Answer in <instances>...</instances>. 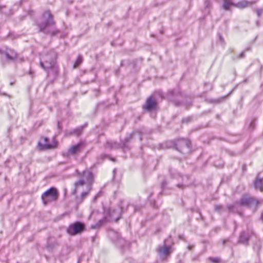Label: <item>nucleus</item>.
I'll return each mask as SVG.
<instances>
[{
    "label": "nucleus",
    "instance_id": "obj_1",
    "mask_svg": "<svg viewBox=\"0 0 263 263\" xmlns=\"http://www.w3.org/2000/svg\"><path fill=\"white\" fill-rule=\"evenodd\" d=\"M58 54L53 50H50L42 55L40 66L47 71V77L52 80L55 79L59 74V67L57 64Z\"/></svg>",
    "mask_w": 263,
    "mask_h": 263
},
{
    "label": "nucleus",
    "instance_id": "obj_2",
    "mask_svg": "<svg viewBox=\"0 0 263 263\" xmlns=\"http://www.w3.org/2000/svg\"><path fill=\"white\" fill-rule=\"evenodd\" d=\"M43 21L37 24L40 32L45 34H51L55 35L58 30L55 27V22L53 21V16L49 10H47L43 14Z\"/></svg>",
    "mask_w": 263,
    "mask_h": 263
},
{
    "label": "nucleus",
    "instance_id": "obj_3",
    "mask_svg": "<svg viewBox=\"0 0 263 263\" xmlns=\"http://www.w3.org/2000/svg\"><path fill=\"white\" fill-rule=\"evenodd\" d=\"M93 174L88 170L84 171L82 174L81 178L74 183V189L73 194H76L80 186H83L87 184L88 187V191H90L91 189V184L93 182Z\"/></svg>",
    "mask_w": 263,
    "mask_h": 263
},
{
    "label": "nucleus",
    "instance_id": "obj_4",
    "mask_svg": "<svg viewBox=\"0 0 263 263\" xmlns=\"http://www.w3.org/2000/svg\"><path fill=\"white\" fill-rule=\"evenodd\" d=\"M85 224L81 221H76L70 224L67 229V232L70 235H76L85 231Z\"/></svg>",
    "mask_w": 263,
    "mask_h": 263
},
{
    "label": "nucleus",
    "instance_id": "obj_5",
    "mask_svg": "<svg viewBox=\"0 0 263 263\" xmlns=\"http://www.w3.org/2000/svg\"><path fill=\"white\" fill-rule=\"evenodd\" d=\"M58 193L54 187H51L45 191L42 195V199L45 205L51 201H55L58 199Z\"/></svg>",
    "mask_w": 263,
    "mask_h": 263
},
{
    "label": "nucleus",
    "instance_id": "obj_6",
    "mask_svg": "<svg viewBox=\"0 0 263 263\" xmlns=\"http://www.w3.org/2000/svg\"><path fill=\"white\" fill-rule=\"evenodd\" d=\"M132 135L126 137L124 140L122 141L121 143H118L117 142L112 141H108L106 142L105 147L109 149H119L121 147H126L127 143L129 142L132 139Z\"/></svg>",
    "mask_w": 263,
    "mask_h": 263
},
{
    "label": "nucleus",
    "instance_id": "obj_7",
    "mask_svg": "<svg viewBox=\"0 0 263 263\" xmlns=\"http://www.w3.org/2000/svg\"><path fill=\"white\" fill-rule=\"evenodd\" d=\"M163 246H159L157 248V252L160 257L162 260H165L173 252L172 248L170 246H166L165 241H164Z\"/></svg>",
    "mask_w": 263,
    "mask_h": 263
},
{
    "label": "nucleus",
    "instance_id": "obj_8",
    "mask_svg": "<svg viewBox=\"0 0 263 263\" xmlns=\"http://www.w3.org/2000/svg\"><path fill=\"white\" fill-rule=\"evenodd\" d=\"M191 145L190 141L186 139H179L175 143V148L181 153H183V150L185 148L190 149Z\"/></svg>",
    "mask_w": 263,
    "mask_h": 263
},
{
    "label": "nucleus",
    "instance_id": "obj_9",
    "mask_svg": "<svg viewBox=\"0 0 263 263\" xmlns=\"http://www.w3.org/2000/svg\"><path fill=\"white\" fill-rule=\"evenodd\" d=\"M49 139L45 137L43 139V142H39V145L42 149H52L55 148L58 146V142L55 141V138H53L52 143H49Z\"/></svg>",
    "mask_w": 263,
    "mask_h": 263
},
{
    "label": "nucleus",
    "instance_id": "obj_10",
    "mask_svg": "<svg viewBox=\"0 0 263 263\" xmlns=\"http://www.w3.org/2000/svg\"><path fill=\"white\" fill-rule=\"evenodd\" d=\"M157 105V102L156 99L153 97H149L143 106V109L147 111H151L156 108Z\"/></svg>",
    "mask_w": 263,
    "mask_h": 263
},
{
    "label": "nucleus",
    "instance_id": "obj_11",
    "mask_svg": "<svg viewBox=\"0 0 263 263\" xmlns=\"http://www.w3.org/2000/svg\"><path fill=\"white\" fill-rule=\"evenodd\" d=\"M86 144L83 141H81L76 145L71 146L68 151V153L70 155H74L80 153L85 147Z\"/></svg>",
    "mask_w": 263,
    "mask_h": 263
},
{
    "label": "nucleus",
    "instance_id": "obj_12",
    "mask_svg": "<svg viewBox=\"0 0 263 263\" xmlns=\"http://www.w3.org/2000/svg\"><path fill=\"white\" fill-rule=\"evenodd\" d=\"M242 204L252 207L256 206L258 204V201L256 199L248 196H244L241 199Z\"/></svg>",
    "mask_w": 263,
    "mask_h": 263
},
{
    "label": "nucleus",
    "instance_id": "obj_13",
    "mask_svg": "<svg viewBox=\"0 0 263 263\" xmlns=\"http://www.w3.org/2000/svg\"><path fill=\"white\" fill-rule=\"evenodd\" d=\"M3 53L8 60L11 61H14L17 57V53L14 50L11 49H7L3 52Z\"/></svg>",
    "mask_w": 263,
    "mask_h": 263
},
{
    "label": "nucleus",
    "instance_id": "obj_14",
    "mask_svg": "<svg viewBox=\"0 0 263 263\" xmlns=\"http://www.w3.org/2000/svg\"><path fill=\"white\" fill-rule=\"evenodd\" d=\"M249 239V235L247 234L245 231H242L241 232L239 236V242L245 245H247L248 244Z\"/></svg>",
    "mask_w": 263,
    "mask_h": 263
},
{
    "label": "nucleus",
    "instance_id": "obj_15",
    "mask_svg": "<svg viewBox=\"0 0 263 263\" xmlns=\"http://www.w3.org/2000/svg\"><path fill=\"white\" fill-rule=\"evenodd\" d=\"M220 0H217L218 2H219V3H220ZM221 1H222V8L226 11L229 10L231 6H235V4H234L232 2V0H221Z\"/></svg>",
    "mask_w": 263,
    "mask_h": 263
},
{
    "label": "nucleus",
    "instance_id": "obj_16",
    "mask_svg": "<svg viewBox=\"0 0 263 263\" xmlns=\"http://www.w3.org/2000/svg\"><path fill=\"white\" fill-rule=\"evenodd\" d=\"M255 3V1L248 2L247 1H243L235 4V6L238 8H243L248 6H250L254 4Z\"/></svg>",
    "mask_w": 263,
    "mask_h": 263
},
{
    "label": "nucleus",
    "instance_id": "obj_17",
    "mask_svg": "<svg viewBox=\"0 0 263 263\" xmlns=\"http://www.w3.org/2000/svg\"><path fill=\"white\" fill-rule=\"evenodd\" d=\"M116 213H118L116 210L111 209H109L108 212L110 218L111 219L114 220H115V221L117 222L120 219L121 217L120 215L116 216L115 215Z\"/></svg>",
    "mask_w": 263,
    "mask_h": 263
},
{
    "label": "nucleus",
    "instance_id": "obj_18",
    "mask_svg": "<svg viewBox=\"0 0 263 263\" xmlns=\"http://www.w3.org/2000/svg\"><path fill=\"white\" fill-rule=\"evenodd\" d=\"M90 191H88V189L87 191L83 192L82 193L80 197H76V202L77 204H81L85 199V198L88 195Z\"/></svg>",
    "mask_w": 263,
    "mask_h": 263
},
{
    "label": "nucleus",
    "instance_id": "obj_19",
    "mask_svg": "<svg viewBox=\"0 0 263 263\" xmlns=\"http://www.w3.org/2000/svg\"><path fill=\"white\" fill-rule=\"evenodd\" d=\"M106 218L104 217V218L99 220L96 224L91 225L90 228L91 229L100 228L104 223L106 222Z\"/></svg>",
    "mask_w": 263,
    "mask_h": 263
},
{
    "label": "nucleus",
    "instance_id": "obj_20",
    "mask_svg": "<svg viewBox=\"0 0 263 263\" xmlns=\"http://www.w3.org/2000/svg\"><path fill=\"white\" fill-rule=\"evenodd\" d=\"M108 236L112 241H116L119 238V234L114 231H109L108 232Z\"/></svg>",
    "mask_w": 263,
    "mask_h": 263
},
{
    "label": "nucleus",
    "instance_id": "obj_21",
    "mask_svg": "<svg viewBox=\"0 0 263 263\" xmlns=\"http://www.w3.org/2000/svg\"><path fill=\"white\" fill-rule=\"evenodd\" d=\"M86 126H87V124H85L84 125L81 126L80 127H77V128H76L74 129H73L72 132L74 133V135H76L77 136L80 135L83 132V128L84 127H85Z\"/></svg>",
    "mask_w": 263,
    "mask_h": 263
},
{
    "label": "nucleus",
    "instance_id": "obj_22",
    "mask_svg": "<svg viewBox=\"0 0 263 263\" xmlns=\"http://www.w3.org/2000/svg\"><path fill=\"white\" fill-rule=\"evenodd\" d=\"M215 211L221 214L223 212L226 211L225 207L221 205H216L214 206Z\"/></svg>",
    "mask_w": 263,
    "mask_h": 263
},
{
    "label": "nucleus",
    "instance_id": "obj_23",
    "mask_svg": "<svg viewBox=\"0 0 263 263\" xmlns=\"http://www.w3.org/2000/svg\"><path fill=\"white\" fill-rule=\"evenodd\" d=\"M83 58L81 55H79L77 59L76 60L75 63L73 64V68H76L79 66L83 62Z\"/></svg>",
    "mask_w": 263,
    "mask_h": 263
},
{
    "label": "nucleus",
    "instance_id": "obj_24",
    "mask_svg": "<svg viewBox=\"0 0 263 263\" xmlns=\"http://www.w3.org/2000/svg\"><path fill=\"white\" fill-rule=\"evenodd\" d=\"M169 172L171 177L173 178H176L177 176H179V175L176 172V171L175 170L170 168Z\"/></svg>",
    "mask_w": 263,
    "mask_h": 263
},
{
    "label": "nucleus",
    "instance_id": "obj_25",
    "mask_svg": "<svg viewBox=\"0 0 263 263\" xmlns=\"http://www.w3.org/2000/svg\"><path fill=\"white\" fill-rule=\"evenodd\" d=\"M245 56V51H242L240 54L239 55H235L232 57V59L233 60H235L239 59H241L244 58Z\"/></svg>",
    "mask_w": 263,
    "mask_h": 263
},
{
    "label": "nucleus",
    "instance_id": "obj_26",
    "mask_svg": "<svg viewBox=\"0 0 263 263\" xmlns=\"http://www.w3.org/2000/svg\"><path fill=\"white\" fill-rule=\"evenodd\" d=\"M209 260L213 263H220L221 259L219 257H209Z\"/></svg>",
    "mask_w": 263,
    "mask_h": 263
},
{
    "label": "nucleus",
    "instance_id": "obj_27",
    "mask_svg": "<svg viewBox=\"0 0 263 263\" xmlns=\"http://www.w3.org/2000/svg\"><path fill=\"white\" fill-rule=\"evenodd\" d=\"M72 135H74V133L72 132V130H66L65 131V136L66 137H69V136H70Z\"/></svg>",
    "mask_w": 263,
    "mask_h": 263
},
{
    "label": "nucleus",
    "instance_id": "obj_28",
    "mask_svg": "<svg viewBox=\"0 0 263 263\" xmlns=\"http://www.w3.org/2000/svg\"><path fill=\"white\" fill-rule=\"evenodd\" d=\"M192 120V117H188L182 119V122L188 123Z\"/></svg>",
    "mask_w": 263,
    "mask_h": 263
},
{
    "label": "nucleus",
    "instance_id": "obj_29",
    "mask_svg": "<svg viewBox=\"0 0 263 263\" xmlns=\"http://www.w3.org/2000/svg\"><path fill=\"white\" fill-rule=\"evenodd\" d=\"M233 208H234V205L232 204L228 205L227 206L225 207L226 211L228 210L229 212L233 211Z\"/></svg>",
    "mask_w": 263,
    "mask_h": 263
},
{
    "label": "nucleus",
    "instance_id": "obj_30",
    "mask_svg": "<svg viewBox=\"0 0 263 263\" xmlns=\"http://www.w3.org/2000/svg\"><path fill=\"white\" fill-rule=\"evenodd\" d=\"M256 14L258 17H260L263 13V9H258L256 10Z\"/></svg>",
    "mask_w": 263,
    "mask_h": 263
},
{
    "label": "nucleus",
    "instance_id": "obj_31",
    "mask_svg": "<svg viewBox=\"0 0 263 263\" xmlns=\"http://www.w3.org/2000/svg\"><path fill=\"white\" fill-rule=\"evenodd\" d=\"M226 97H227V96L220 97V98L215 100L214 102H216V103L221 102L223 101V100H224V99L226 98Z\"/></svg>",
    "mask_w": 263,
    "mask_h": 263
},
{
    "label": "nucleus",
    "instance_id": "obj_32",
    "mask_svg": "<svg viewBox=\"0 0 263 263\" xmlns=\"http://www.w3.org/2000/svg\"><path fill=\"white\" fill-rule=\"evenodd\" d=\"M57 127H58V128L59 129L58 134H60L62 132V125L60 124L59 122H58Z\"/></svg>",
    "mask_w": 263,
    "mask_h": 263
},
{
    "label": "nucleus",
    "instance_id": "obj_33",
    "mask_svg": "<svg viewBox=\"0 0 263 263\" xmlns=\"http://www.w3.org/2000/svg\"><path fill=\"white\" fill-rule=\"evenodd\" d=\"M166 185V182L164 180L161 183V187L164 188Z\"/></svg>",
    "mask_w": 263,
    "mask_h": 263
},
{
    "label": "nucleus",
    "instance_id": "obj_34",
    "mask_svg": "<svg viewBox=\"0 0 263 263\" xmlns=\"http://www.w3.org/2000/svg\"><path fill=\"white\" fill-rule=\"evenodd\" d=\"M122 203H123V202L121 201V204H120V206H121L120 207V211H121V212L123 213L124 212V209H123V208L122 206Z\"/></svg>",
    "mask_w": 263,
    "mask_h": 263
},
{
    "label": "nucleus",
    "instance_id": "obj_35",
    "mask_svg": "<svg viewBox=\"0 0 263 263\" xmlns=\"http://www.w3.org/2000/svg\"><path fill=\"white\" fill-rule=\"evenodd\" d=\"M254 125H255V120H253L250 123V127H252L253 128Z\"/></svg>",
    "mask_w": 263,
    "mask_h": 263
},
{
    "label": "nucleus",
    "instance_id": "obj_36",
    "mask_svg": "<svg viewBox=\"0 0 263 263\" xmlns=\"http://www.w3.org/2000/svg\"><path fill=\"white\" fill-rule=\"evenodd\" d=\"M194 247L193 246H189L187 248L189 250H192V248Z\"/></svg>",
    "mask_w": 263,
    "mask_h": 263
},
{
    "label": "nucleus",
    "instance_id": "obj_37",
    "mask_svg": "<svg viewBox=\"0 0 263 263\" xmlns=\"http://www.w3.org/2000/svg\"><path fill=\"white\" fill-rule=\"evenodd\" d=\"M98 194H97V195H96V196L94 197V198H93V200H94V201H95V200H96L97 199V198H98Z\"/></svg>",
    "mask_w": 263,
    "mask_h": 263
},
{
    "label": "nucleus",
    "instance_id": "obj_38",
    "mask_svg": "<svg viewBox=\"0 0 263 263\" xmlns=\"http://www.w3.org/2000/svg\"><path fill=\"white\" fill-rule=\"evenodd\" d=\"M219 39L221 41V42H223V39L222 36H219Z\"/></svg>",
    "mask_w": 263,
    "mask_h": 263
},
{
    "label": "nucleus",
    "instance_id": "obj_39",
    "mask_svg": "<svg viewBox=\"0 0 263 263\" xmlns=\"http://www.w3.org/2000/svg\"><path fill=\"white\" fill-rule=\"evenodd\" d=\"M106 157V156L105 155H102L101 156V157L102 159H103L105 157Z\"/></svg>",
    "mask_w": 263,
    "mask_h": 263
},
{
    "label": "nucleus",
    "instance_id": "obj_40",
    "mask_svg": "<svg viewBox=\"0 0 263 263\" xmlns=\"http://www.w3.org/2000/svg\"><path fill=\"white\" fill-rule=\"evenodd\" d=\"M261 219L263 221V211H262V213L261 214Z\"/></svg>",
    "mask_w": 263,
    "mask_h": 263
},
{
    "label": "nucleus",
    "instance_id": "obj_41",
    "mask_svg": "<svg viewBox=\"0 0 263 263\" xmlns=\"http://www.w3.org/2000/svg\"><path fill=\"white\" fill-rule=\"evenodd\" d=\"M177 186H178V187L181 188L182 186V185H181V184H178Z\"/></svg>",
    "mask_w": 263,
    "mask_h": 263
},
{
    "label": "nucleus",
    "instance_id": "obj_42",
    "mask_svg": "<svg viewBox=\"0 0 263 263\" xmlns=\"http://www.w3.org/2000/svg\"><path fill=\"white\" fill-rule=\"evenodd\" d=\"M153 206L154 208H156V206H155V203H154V204H153Z\"/></svg>",
    "mask_w": 263,
    "mask_h": 263
},
{
    "label": "nucleus",
    "instance_id": "obj_43",
    "mask_svg": "<svg viewBox=\"0 0 263 263\" xmlns=\"http://www.w3.org/2000/svg\"><path fill=\"white\" fill-rule=\"evenodd\" d=\"M10 85H13V82H11V83H10Z\"/></svg>",
    "mask_w": 263,
    "mask_h": 263
},
{
    "label": "nucleus",
    "instance_id": "obj_44",
    "mask_svg": "<svg viewBox=\"0 0 263 263\" xmlns=\"http://www.w3.org/2000/svg\"><path fill=\"white\" fill-rule=\"evenodd\" d=\"M115 172H116V169H114V170H113V173H114V174H115Z\"/></svg>",
    "mask_w": 263,
    "mask_h": 263
},
{
    "label": "nucleus",
    "instance_id": "obj_45",
    "mask_svg": "<svg viewBox=\"0 0 263 263\" xmlns=\"http://www.w3.org/2000/svg\"><path fill=\"white\" fill-rule=\"evenodd\" d=\"M171 93H172V95H173V93H174V91H173V90H172V91H171Z\"/></svg>",
    "mask_w": 263,
    "mask_h": 263
},
{
    "label": "nucleus",
    "instance_id": "obj_46",
    "mask_svg": "<svg viewBox=\"0 0 263 263\" xmlns=\"http://www.w3.org/2000/svg\"><path fill=\"white\" fill-rule=\"evenodd\" d=\"M94 240H95V237H92V241H93Z\"/></svg>",
    "mask_w": 263,
    "mask_h": 263
},
{
    "label": "nucleus",
    "instance_id": "obj_47",
    "mask_svg": "<svg viewBox=\"0 0 263 263\" xmlns=\"http://www.w3.org/2000/svg\"><path fill=\"white\" fill-rule=\"evenodd\" d=\"M3 95L4 96H6V94L5 93H3Z\"/></svg>",
    "mask_w": 263,
    "mask_h": 263
},
{
    "label": "nucleus",
    "instance_id": "obj_48",
    "mask_svg": "<svg viewBox=\"0 0 263 263\" xmlns=\"http://www.w3.org/2000/svg\"><path fill=\"white\" fill-rule=\"evenodd\" d=\"M250 50V48H249L246 49V50Z\"/></svg>",
    "mask_w": 263,
    "mask_h": 263
}]
</instances>
